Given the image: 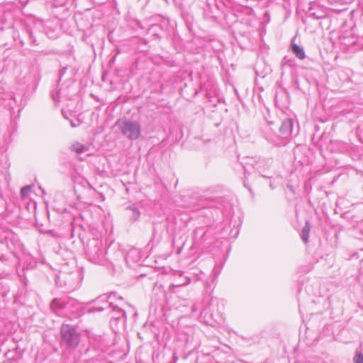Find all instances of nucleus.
<instances>
[{"instance_id":"nucleus-1","label":"nucleus","mask_w":363,"mask_h":363,"mask_svg":"<svg viewBox=\"0 0 363 363\" xmlns=\"http://www.w3.org/2000/svg\"><path fill=\"white\" fill-rule=\"evenodd\" d=\"M107 247L103 239L91 238L84 242L85 258L94 264L104 265L107 261Z\"/></svg>"},{"instance_id":"nucleus-2","label":"nucleus","mask_w":363,"mask_h":363,"mask_svg":"<svg viewBox=\"0 0 363 363\" xmlns=\"http://www.w3.org/2000/svg\"><path fill=\"white\" fill-rule=\"evenodd\" d=\"M115 126L118 128L124 137L130 140H137L141 133V126L136 121L120 119L116 121Z\"/></svg>"},{"instance_id":"nucleus-3","label":"nucleus","mask_w":363,"mask_h":363,"mask_svg":"<svg viewBox=\"0 0 363 363\" xmlns=\"http://www.w3.org/2000/svg\"><path fill=\"white\" fill-rule=\"evenodd\" d=\"M60 333L62 336L61 342L67 347L76 348L79 343V334L77 332L74 327L63 324L61 327Z\"/></svg>"},{"instance_id":"nucleus-4","label":"nucleus","mask_w":363,"mask_h":363,"mask_svg":"<svg viewBox=\"0 0 363 363\" xmlns=\"http://www.w3.org/2000/svg\"><path fill=\"white\" fill-rule=\"evenodd\" d=\"M50 307L52 311L57 313L58 309H70L74 317H78L82 314L81 304L74 299H68L67 301L60 298L52 300Z\"/></svg>"},{"instance_id":"nucleus-5","label":"nucleus","mask_w":363,"mask_h":363,"mask_svg":"<svg viewBox=\"0 0 363 363\" xmlns=\"http://www.w3.org/2000/svg\"><path fill=\"white\" fill-rule=\"evenodd\" d=\"M116 297L115 294H111L109 296H106V295L99 296L95 301L96 303L104 302V306H94L93 308L89 309V312H101L106 309L112 308V311L116 312L118 314L116 318H120L121 316H125V312L123 309L120 308L117 305H114L112 301H108V299H113Z\"/></svg>"},{"instance_id":"nucleus-6","label":"nucleus","mask_w":363,"mask_h":363,"mask_svg":"<svg viewBox=\"0 0 363 363\" xmlns=\"http://www.w3.org/2000/svg\"><path fill=\"white\" fill-rule=\"evenodd\" d=\"M273 125V122H269L267 123L264 124L262 127V132L263 133L264 137L268 141L277 145H284V141L279 140L278 135L276 134L274 130L272 127Z\"/></svg>"},{"instance_id":"nucleus-7","label":"nucleus","mask_w":363,"mask_h":363,"mask_svg":"<svg viewBox=\"0 0 363 363\" xmlns=\"http://www.w3.org/2000/svg\"><path fill=\"white\" fill-rule=\"evenodd\" d=\"M293 130V121L291 118H286L283 121L281 125L279 128V140L284 141V144L286 140L290 138Z\"/></svg>"},{"instance_id":"nucleus-8","label":"nucleus","mask_w":363,"mask_h":363,"mask_svg":"<svg viewBox=\"0 0 363 363\" xmlns=\"http://www.w3.org/2000/svg\"><path fill=\"white\" fill-rule=\"evenodd\" d=\"M272 164L271 159H261L255 161L254 159H250V162L246 163V165H252L253 168L257 170H262L266 168H269Z\"/></svg>"},{"instance_id":"nucleus-9","label":"nucleus","mask_w":363,"mask_h":363,"mask_svg":"<svg viewBox=\"0 0 363 363\" xmlns=\"http://www.w3.org/2000/svg\"><path fill=\"white\" fill-rule=\"evenodd\" d=\"M125 259L129 265L138 263L141 259L140 252L136 248H132L127 252Z\"/></svg>"},{"instance_id":"nucleus-10","label":"nucleus","mask_w":363,"mask_h":363,"mask_svg":"<svg viewBox=\"0 0 363 363\" xmlns=\"http://www.w3.org/2000/svg\"><path fill=\"white\" fill-rule=\"evenodd\" d=\"M207 230L203 227L196 228L194 230V240L196 245H201L207 240Z\"/></svg>"},{"instance_id":"nucleus-11","label":"nucleus","mask_w":363,"mask_h":363,"mask_svg":"<svg viewBox=\"0 0 363 363\" xmlns=\"http://www.w3.org/2000/svg\"><path fill=\"white\" fill-rule=\"evenodd\" d=\"M70 149L77 154H82L88 150L89 147L86 145L75 142L71 145Z\"/></svg>"},{"instance_id":"nucleus-12","label":"nucleus","mask_w":363,"mask_h":363,"mask_svg":"<svg viewBox=\"0 0 363 363\" xmlns=\"http://www.w3.org/2000/svg\"><path fill=\"white\" fill-rule=\"evenodd\" d=\"M126 209L128 211L129 216L132 220L135 221L138 219L140 213L135 205L130 206Z\"/></svg>"},{"instance_id":"nucleus-13","label":"nucleus","mask_w":363,"mask_h":363,"mask_svg":"<svg viewBox=\"0 0 363 363\" xmlns=\"http://www.w3.org/2000/svg\"><path fill=\"white\" fill-rule=\"evenodd\" d=\"M292 52L300 60H303L306 57L303 49L296 44L292 45Z\"/></svg>"},{"instance_id":"nucleus-14","label":"nucleus","mask_w":363,"mask_h":363,"mask_svg":"<svg viewBox=\"0 0 363 363\" xmlns=\"http://www.w3.org/2000/svg\"><path fill=\"white\" fill-rule=\"evenodd\" d=\"M309 233H310V225H309V223L307 221L306 223V225L302 228V230L301 233V239L305 243H307L308 241Z\"/></svg>"},{"instance_id":"nucleus-15","label":"nucleus","mask_w":363,"mask_h":363,"mask_svg":"<svg viewBox=\"0 0 363 363\" xmlns=\"http://www.w3.org/2000/svg\"><path fill=\"white\" fill-rule=\"evenodd\" d=\"M185 281L182 282V283H177V284H172L170 286V289H173V288L174 287H180V286H186L187 284H189L191 281V279L189 278V277H186L185 278Z\"/></svg>"},{"instance_id":"nucleus-16","label":"nucleus","mask_w":363,"mask_h":363,"mask_svg":"<svg viewBox=\"0 0 363 363\" xmlns=\"http://www.w3.org/2000/svg\"><path fill=\"white\" fill-rule=\"evenodd\" d=\"M31 186H26L23 187L21 190V194L23 198H25L29 195L31 191Z\"/></svg>"},{"instance_id":"nucleus-17","label":"nucleus","mask_w":363,"mask_h":363,"mask_svg":"<svg viewBox=\"0 0 363 363\" xmlns=\"http://www.w3.org/2000/svg\"><path fill=\"white\" fill-rule=\"evenodd\" d=\"M60 94V89H56L55 91H52L50 92V96L52 97V100L55 103H58L60 101V100H59Z\"/></svg>"},{"instance_id":"nucleus-18","label":"nucleus","mask_w":363,"mask_h":363,"mask_svg":"<svg viewBox=\"0 0 363 363\" xmlns=\"http://www.w3.org/2000/svg\"><path fill=\"white\" fill-rule=\"evenodd\" d=\"M354 363H363V354L359 352L354 357Z\"/></svg>"},{"instance_id":"nucleus-19","label":"nucleus","mask_w":363,"mask_h":363,"mask_svg":"<svg viewBox=\"0 0 363 363\" xmlns=\"http://www.w3.org/2000/svg\"><path fill=\"white\" fill-rule=\"evenodd\" d=\"M208 312H209V308H206L201 311V316H203L205 318L206 317V315H208Z\"/></svg>"},{"instance_id":"nucleus-20","label":"nucleus","mask_w":363,"mask_h":363,"mask_svg":"<svg viewBox=\"0 0 363 363\" xmlns=\"http://www.w3.org/2000/svg\"><path fill=\"white\" fill-rule=\"evenodd\" d=\"M67 69V68H64L62 69L61 71H60V79L59 80H60L62 79V75L65 74V70Z\"/></svg>"},{"instance_id":"nucleus-21","label":"nucleus","mask_w":363,"mask_h":363,"mask_svg":"<svg viewBox=\"0 0 363 363\" xmlns=\"http://www.w3.org/2000/svg\"><path fill=\"white\" fill-rule=\"evenodd\" d=\"M196 278H195V281H198V280H201V276H198V275H196L195 276Z\"/></svg>"},{"instance_id":"nucleus-22","label":"nucleus","mask_w":363,"mask_h":363,"mask_svg":"<svg viewBox=\"0 0 363 363\" xmlns=\"http://www.w3.org/2000/svg\"><path fill=\"white\" fill-rule=\"evenodd\" d=\"M206 321L209 325H212L213 324V322L211 320H206Z\"/></svg>"},{"instance_id":"nucleus-23","label":"nucleus","mask_w":363,"mask_h":363,"mask_svg":"<svg viewBox=\"0 0 363 363\" xmlns=\"http://www.w3.org/2000/svg\"><path fill=\"white\" fill-rule=\"evenodd\" d=\"M28 34H29L30 38H33V33L29 31Z\"/></svg>"},{"instance_id":"nucleus-24","label":"nucleus","mask_w":363,"mask_h":363,"mask_svg":"<svg viewBox=\"0 0 363 363\" xmlns=\"http://www.w3.org/2000/svg\"><path fill=\"white\" fill-rule=\"evenodd\" d=\"M243 169L245 172L247 171V167L245 165H243Z\"/></svg>"},{"instance_id":"nucleus-25","label":"nucleus","mask_w":363,"mask_h":363,"mask_svg":"<svg viewBox=\"0 0 363 363\" xmlns=\"http://www.w3.org/2000/svg\"><path fill=\"white\" fill-rule=\"evenodd\" d=\"M270 186H271L272 189L274 188V186H273V184H270Z\"/></svg>"},{"instance_id":"nucleus-26","label":"nucleus","mask_w":363,"mask_h":363,"mask_svg":"<svg viewBox=\"0 0 363 363\" xmlns=\"http://www.w3.org/2000/svg\"><path fill=\"white\" fill-rule=\"evenodd\" d=\"M192 310H193V311H195L196 309V308L193 307Z\"/></svg>"},{"instance_id":"nucleus-27","label":"nucleus","mask_w":363,"mask_h":363,"mask_svg":"<svg viewBox=\"0 0 363 363\" xmlns=\"http://www.w3.org/2000/svg\"><path fill=\"white\" fill-rule=\"evenodd\" d=\"M118 298L119 300L122 301V297L119 296Z\"/></svg>"},{"instance_id":"nucleus-28","label":"nucleus","mask_w":363,"mask_h":363,"mask_svg":"<svg viewBox=\"0 0 363 363\" xmlns=\"http://www.w3.org/2000/svg\"><path fill=\"white\" fill-rule=\"evenodd\" d=\"M23 42L21 41V45L23 46Z\"/></svg>"},{"instance_id":"nucleus-29","label":"nucleus","mask_w":363,"mask_h":363,"mask_svg":"<svg viewBox=\"0 0 363 363\" xmlns=\"http://www.w3.org/2000/svg\"><path fill=\"white\" fill-rule=\"evenodd\" d=\"M0 259L2 260V258H1V257H0Z\"/></svg>"}]
</instances>
